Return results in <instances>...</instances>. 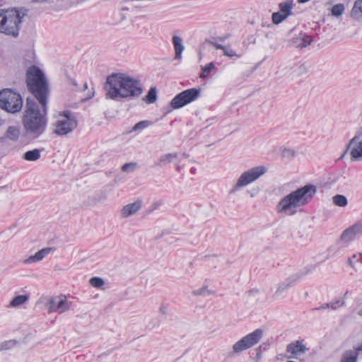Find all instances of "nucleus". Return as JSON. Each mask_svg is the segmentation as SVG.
Masks as SVG:
<instances>
[{"label": "nucleus", "mask_w": 362, "mask_h": 362, "mask_svg": "<svg viewBox=\"0 0 362 362\" xmlns=\"http://www.w3.org/2000/svg\"><path fill=\"white\" fill-rule=\"evenodd\" d=\"M219 39H220V40H223L224 39H226V37H220Z\"/></svg>", "instance_id": "50"}, {"label": "nucleus", "mask_w": 362, "mask_h": 362, "mask_svg": "<svg viewBox=\"0 0 362 362\" xmlns=\"http://www.w3.org/2000/svg\"><path fill=\"white\" fill-rule=\"evenodd\" d=\"M302 276L303 274L300 273H296L286 278L284 281L279 284L274 295L279 296L287 290L288 288L292 286L300 277H302Z\"/></svg>", "instance_id": "14"}, {"label": "nucleus", "mask_w": 362, "mask_h": 362, "mask_svg": "<svg viewBox=\"0 0 362 362\" xmlns=\"http://www.w3.org/2000/svg\"><path fill=\"white\" fill-rule=\"evenodd\" d=\"M200 89L192 88L185 90L175 95L170 102L173 109L181 108L189 103L196 100L200 96Z\"/></svg>", "instance_id": "9"}, {"label": "nucleus", "mask_w": 362, "mask_h": 362, "mask_svg": "<svg viewBox=\"0 0 362 362\" xmlns=\"http://www.w3.org/2000/svg\"><path fill=\"white\" fill-rule=\"evenodd\" d=\"M209 44L213 45L217 49H222V50H223V49L225 47V46H223V45H222L221 44H218V42H214V41H210Z\"/></svg>", "instance_id": "41"}, {"label": "nucleus", "mask_w": 362, "mask_h": 362, "mask_svg": "<svg viewBox=\"0 0 362 362\" xmlns=\"http://www.w3.org/2000/svg\"><path fill=\"white\" fill-rule=\"evenodd\" d=\"M135 166L136 163H125L124 165H122V170L124 172L130 173L134 171V170L135 169Z\"/></svg>", "instance_id": "37"}, {"label": "nucleus", "mask_w": 362, "mask_h": 362, "mask_svg": "<svg viewBox=\"0 0 362 362\" xmlns=\"http://www.w3.org/2000/svg\"><path fill=\"white\" fill-rule=\"evenodd\" d=\"M361 134L362 133L358 135H356L350 140L346 151L340 158H343L346 151L350 149V155L352 160L355 161L362 160V141L359 140Z\"/></svg>", "instance_id": "11"}, {"label": "nucleus", "mask_w": 362, "mask_h": 362, "mask_svg": "<svg viewBox=\"0 0 362 362\" xmlns=\"http://www.w3.org/2000/svg\"><path fill=\"white\" fill-rule=\"evenodd\" d=\"M19 136L20 129L18 127L14 126L8 127L5 134V136L13 141H17Z\"/></svg>", "instance_id": "22"}, {"label": "nucleus", "mask_w": 362, "mask_h": 362, "mask_svg": "<svg viewBox=\"0 0 362 362\" xmlns=\"http://www.w3.org/2000/svg\"><path fill=\"white\" fill-rule=\"evenodd\" d=\"M90 284L94 288H100L104 285L105 281L100 277H93L90 279Z\"/></svg>", "instance_id": "34"}, {"label": "nucleus", "mask_w": 362, "mask_h": 362, "mask_svg": "<svg viewBox=\"0 0 362 362\" xmlns=\"http://www.w3.org/2000/svg\"><path fill=\"white\" fill-rule=\"evenodd\" d=\"M272 18L273 23L277 25V24L281 23L282 21H284L287 18L285 17L283 14H281V13L279 11H278V12H274L272 13Z\"/></svg>", "instance_id": "31"}, {"label": "nucleus", "mask_w": 362, "mask_h": 362, "mask_svg": "<svg viewBox=\"0 0 362 362\" xmlns=\"http://www.w3.org/2000/svg\"><path fill=\"white\" fill-rule=\"evenodd\" d=\"M151 124V122L148 120L141 121L136 123L133 127V131H140L142 130Z\"/></svg>", "instance_id": "33"}, {"label": "nucleus", "mask_w": 362, "mask_h": 362, "mask_svg": "<svg viewBox=\"0 0 362 362\" xmlns=\"http://www.w3.org/2000/svg\"><path fill=\"white\" fill-rule=\"evenodd\" d=\"M159 310L163 315L167 313V308L165 305H161L159 308Z\"/></svg>", "instance_id": "43"}, {"label": "nucleus", "mask_w": 362, "mask_h": 362, "mask_svg": "<svg viewBox=\"0 0 362 362\" xmlns=\"http://www.w3.org/2000/svg\"><path fill=\"white\" fill-rule=\"evenodd\" d=\"M284 155H286V153H287V154H292V155L293 154V151H291V149H286V150L284 151Z\"/></svg>", "instance_id": "45"}, {"label": "nucleus", "mask_w": 362, "mask_h": 362, "mask_svg": "<svg viewBox=\"0 0 362 362\" xmlns=\"http://www.w3.org/2000/svg\"><path fill=\"white\" fill-rule=\"evenodd\" d=\"M263 337V330L257 329L252 332L247 334L233 346V350L228 354L229 357H233L235 354H239L243 351L257 344Z\"/></svg>", "instance_id": "7"}, {"label": "nucleus", "mask_w": 362, "mask_h": 362, "mask_svg": "<svg viewBox=\"0 0 362 362\" xmlns=\"http://www.w3.org/2000/svg\"><path fill=\"white\" fill-rule=\"evenodd\" d=\"M77 125L76 117L69 110L64 111L54 124V133L59 136H65L73 132Z\"/></svg>", "instance_id": "8"}, {"label": "nucleus", "mask_w": 362, "mask_h": 362, "mask_svg": "<svg viewBox=\"0 0 362 362\" xmlns=\"http://www.w3.org/2000/svg\"><path fill=\"white\" fill-rule=\"evenodd\" d=\"M362 235V221L355 223L343 231L338 243L345 247L356 237Z\"/></svg>", "instance_id": "10"}, {"label": "nucleus", "mask_w": 362, "mask_h": 362, "mask_svg": "<svg viewBox=\"0 0 362 362\" xmlns=\"http://www.w3.org/2000/svg\"><path fill=\"white\" fill-rule=\"evenodd\" d=\"M175 49V59L180 60L182 57V52L185 49L182 39L177 35H174L172 39Z\"/></svg>", "instance_id": "16"}, {"label": "nucleus", "mask_w": 362, "mask_h": 362, "mask_svg": "<svg viewBox=\"0 0 362 362\" xmlns=\"http://www.w3.org/2000/svg\"><path fill=\"white\" fill-rule=\"evenodd\" d=\"M23 107L21 95L11 89L6 88L0 91V107L10 113L19 112Z\"/></svg>", "instance_id": "5"}, {"label": "nucleus", "mask_w": 362, "mask_h": 362, "mask_svg": "<svg viewBox=\"0 0 362 362\" xmlns=\"http://www.w3.org/2000/svg\"><path fill=\"white\" fill-rule=\"evenodd\" d=\"M317 192V187L308 184L292 191L278 202L276 211L279 214L293 215L299 207L308 204Z\"/></svg>", "instance_id": "3"}, {"label": "nucleus", "mask_w": 362, "mask_h": 362, "mask_svg": "<svg viewBox=\"0 0 362 362\" xmlns=\"http://www.w3.org/2000/svg\"><path fill=\"white\" fill-rule=\"evenodd\" d=\"M142 206L141 201H136L134 203L127 204L121 209V216L122 218H128L138 212Z\"/></svg>", "instance_id": "15"}, {"label": "nucleus", "mask_w": 362, "mask_h": 362, "mask_svg": "<svg viewBox=\"0 0 362 362\" xmlns=\"http://www.w3.org/2000/svg\"><path fill=\"white\" fill-rule=\"evenodd\" d=\"M255 351H256L255 358L257 360V362H258V361H259L261 359V358H262L261 346H259L257 349H256Z\"/></svg>", "instance_id": "42"}, {"label": "nucleus", "mask_w": 362, "mask_h": 362, "mask_svg": "<svg viewBox=\"0 0 362 362\" xmlns=\"http://www.w3.org/2000/svg\"><path fill=\"white\" fill-rule=\"evenodd\" d=\"M308 69L305 64H300L295 71L298 76H301L307 72Z\"/></svg>", "instance_id": "38"}, {"label": "nucleus", "mask_w": 362, "mask_h": 362, "mask_svg": "<svg viewBox=\"0 0 362 362\" xmlns=\"http://www.w3.org/2000/svg\"><path fill=\"white\" fill-rule=\"evenodd\" d=\"M26 83L28 90L33 94L42 107V112L37 103L27 98L22 123L25 135L29 139H36L42 135L47 127V105L49 95L48 83L43 72L37 66L29 67L26 72Z\"/></svg>", "instance_id": "1"}, {"label": "nucleus", "mask_w": 362, "mask_h": 362, "mask_svg": "<svg viewBox=\"0 0 362 362\" xmlns=\"http://www.w3.org/2000/svg\"><path fill=\"white\" fill-rule=\"evenodd\" d=\"M345 10V6L343 4H337L332 6V14L334 16L339 17L342 15Z\"/></svg>", "instance_id": "29"}, {"label": "nucleus", "mask_w": 362, "mask_h": 362, "mask_svg": "<svg viewBox=\"0 0 362 362\" xmlns=\"http://www.w3.org/2000/svg\"><path fill=\"white\" fill-rule=\"evenodd\" d=\"M223 52L225 55H226L229 57H240L241 56L240 54H236V52L233 49H229L228 47H227L226 46H225Z\"/></svg>", "instance_id": "36"}, {"label": "nucleus", "mask_w": 362, "mask_h": 362, "mask_svg": "<svg viewBox=\"0 0 362 362\" xmlns=\"http://www.w3.org/2000/svg\"><path fill=\"white\" fill-rule=\"evenodd\" d=\"M214 67H215V66H214V62H210L207 65L202 66V72L200 74V78H206L208 76V74L211 72V71L214 69Z\"/></svg>", "instance_id": "30"}, {"label": "nucleus", "mask_w": 362, "mask_h": 362, "mask_svg": "<svg viewBox=\"0 0 362 362\" xmlns=\"http://www.w3.org/2000/svg\"><path fill=\"white\" fill-rule=\"evenodd\" d=\"M21 23L22 16L16 8L0 9V33L16 37Z\"/></svg>", "instance_id": "4"}, {"label": "nucleus", "mask_w": 362, "mask_h": 362, "mask_svg": "<svg viewBox=\"0 0 362 362\" xmlns=\"http://www.w3.org/2000/svg\"><path fill=\"white\" fill-rule=\"evenodd\" d=\"M358 358V353L352 350L344 351L341 357L340 362H356Z\"/></svg>", "instance_id": "24"}, {"label": "nucleus", "mask_w": 362, "mask_h": 362, "mask_svg": "<svg viewBox=\"0 0 362 362\" xmlns=\"http://www.w3.org/2000/svg\"><path fill=\"white\" fill-rule=\"evenodd\" d=\"M52 250V247H46L43 248L38 252H37L35 255L30 256L28 258L24 260V263L30 264L32 262H37L42 260L46 255H47L50 251Z\"/></svg>", "instance_id": "17"}, {"label": "nucleus", "mask_w": 362, "mask_h": 362, "mask_svg": "<svg viewBox=\"0 0 362 362\" xmlns=\"http://www.w3.org/2000/svg\"><path fill=\"white\" fill-rule=\"evenodd\" d=\"M157 99V90L155 87H151L148 90L147 95L144 98V100L148 103L151 104L156 101Z\"/></svg>", "instance_id": "28"}, {"label": "nucleus", "mask_w": 362, "mask_h": 362, "mask_svg": "<svg viewBox=\"0 0 362 362\" xmlns=\"http://www.w3.org/2000/svg\"><path fill=\"white\" fill-rule=\"evenodd\" d=\"M84 87H85L86 88H87L88 85H87V83H84Z\"/></svg>", "instance_id": "49"}, {"label": "nucleus", "mask_w": 362, "mask_h": 362, "mask_svg": "<svg viewBox=\"0 0 362 362\" xmlns=\"http://www.w3.org/2000/svg\"><path fill=\"white\" fill-rule=\"evenodd\" d=\"M177 156V153L162 155L155 165L159 167L165 166L166 164L171 163Z\"/></svg>", "instance_id": "21"}, {"label": "nucleus", "mask_w": 362, "mask_h": 362, "mask_svg": "<svg viewBox=\"0 0 362 362\" xmlns=\"http://www.w3.org/2000/svg\"><path fill=\"white\" fill-rule=\"evenodd\" d=\"M128 11H129V9L127 8L124 7V8H122V12L120 13L121 20L122 21H124V20L127 18V17H128V15H127Z\"/></svg>", "instance_id": "40"}, {"label": "nucleus", "mask_w": 362, "mask_h": 362, "mask_svg": "<svg viewBox=\"0 0 362 362\" xmlns=\"http://www.w3.org/2000/svg\"><path fill=\"white\" fill-rule=\"evenodd\" d=\"M105 97L115 101L139 98L144 89L141 81L126 74L116 73L107 77L104 86Z\"/></svg>", "instance_id": "2"}, {"label": "nucleus", "mask_w": 362, "mask_h": 362, "mask_svg": "<svg viewBox=\"0 0 362 362\" xmlns=\"http://www.w3.org/2000/svg\"><path fill=\"white\" fill-rule=\"evenodd\" d=\"M213 292L208 289L207 286H203L199 289L194 290L192 291V294L194 296H209L211 295Z\"/></svg>", "instance_id": "32"}, {"label": "nucleus", "mask_w": 362, "mask_h": 362, "mask_svg": "<svg viewBox=\"0 0 362 362\" xmlns=\"http://www.w3.org/2000/svg\"><path fill=\"white\" fill-rule=\"evenodd\" d=\"M351 16L355 21L362 23V0H356L354 2Z\"/></svg>", "instance_id": "18"}, {"label": "nucleus", "mask_w": 362, "mask_h": 362, "mask_svg": "<svg viewBox=\"0 0 362 362\" xmlns=\"http://www.w3.org/2000/svg\"><path fill=\"white\" fill-rule=\"evenodd\" d=\"M356 351L358 353V351H362V344L355 348Z\"/></svg>", "instance_id": "46"}, {"label": "nucleus", "mask_w": 362, "mask_h": 362, "mask_svg": "<svg viewBox=\"0 0 362 362\" xmlns=\"http://www.w3.org/2000/svg\"><path fill=\"white\" fill-rule=\"evenodd\" d=\"M348 264L356 271L362 270V253L353 255L348 259Z\"/></svg>", "instance_id": "19"}, {"label": "nucleus", "mask_w": 362, "mask_h": 362, "mask_svg": "<svg viewBox=\"0 0 362 362\" xmlns=\"http://www.w3.org/2000/svg\"><path fill=\"white\" fill-rule=\"evenodd\" d=\"M17 344H18V341L16 340L11 339V340L6 341L3 342L1 345V349L8 350V349L13 348L15 346L17 345Z\"/></svg>", "instance_id": "35"}, {"label": "nucleus", "mask_w": 362, "mask_h": 362, "mask_svg": "<svg viewBox=\"0 0 362 362\" xmlns=\"http://www.w3.org/2000/svg\"><path fill=\"white\" fill-rule=\"evenodd\" d=\"M40 158V151L37 148L28 151L23 155V158L28 161H36Z\"/></svg>", "instance_id": "25"}, {"label": "nucleus", "mask_w": 362, "mask_h": 362, "mask_svg": "<svg viewBox=\"0 0 362 362\" xmlns=\"http://www.w3.org/2000/svg\"><path fill=\"white\" fill-rule=\"evenodd\" d=\"M358 315L362 316V308L358 311Z\"/></svg>", "instance_id": "47"}, {"label": "nucleus", "mask_w": 362, "mask_h": 362, "mask_svg": "<svg viewBox=\"0 0 362 362\" xmlns=\"http://www.w3.org/2000/svg\"><path fill=\"white\" fill-rule=\"evenodd\" d=\"M303 42L299 45L301 47H305L308 45H310L312 40L310 39V36H305L303 40Z\"/></svg>", "instance_id": "39"}, {"label": "nucleus", "mask_w": 362, "mask_h": 362, "mask_svg": "<svg viewBox=\"0 0 362 362\" xmlns=\"http://www.w3.org/2000/svg\"><path fill=\"white\" fill-rule=\"evenodd\" d=\"M29 298L28 295H18L9 303L8 307L16 308L24 304Z\"/></svg>", "instance_id": "26"}, {"label": "nucleus", "mask_w": 362, "mask_h": 362, "mask_svg": "<svg viewBox=\"0 0 362 362\" xmlns=\"http://www.w3.org/2000/svg\"><path fill=\"white\" fill-rule=\"evenodd\" d=\"M180 165L177 164V171H180Z\"/></svg>", "instance_id": "48"}, {"label": "nucleus", "mask_w": 362, "mask_h": 362, "mask_svg": "<svg viewBox=\"0 0 362 362\" xmlns=\"http://www.w3.org/2000/svg\"><path fill=\"white\" fill-rule=\"evenodd\" d=\"M293 2L292 0H287L281 2L279 4V12L283 14L285 17L288 18L292 15V9L293 8Z\"/></svg>", "instance_id": "20"}, {"label": "nucleus", "mask_w": 362, "mask_h": 362, "mask_svg": "<svg viewBox=\"0 0 362 362\" xmlns=\"http://www.w3.org/2000/svg\"><path fill=\"white\" fill-rule=\"evenodd\" d=\"M308 350L306 346L302 341H296L290 343L286 346V352L291 354L288 358H298V357L305 354Z\"/></svg>", "instance_id": "13"}, {"label": "nucleus", "mask_w": 362, "mask_h": 362, "mask_svg": "<svg viewBox=\"0 0 362 362\" xmlns=\"http://www.w3.org/2000/svg\"><path fill=\"white\" fill-rule=\"evenodd\" d=\"M345 302L344 299L339 298L336 300L335 301L328 303H324L319 308H317L316 310H322V309H332V310H336L338 308H340L344 305Z\"/></svg>", "instance_id": "23"}, {"label": "nucleus", "mask_w": 362, "mask_h": 362, "mask_svg": "<svg viewBox=\"0 0 362 362\" xmlns=\"http://www.w3.org/2000/svg\"><path fill=\"white\" fill-rule=\"evenodd\" d=\"M333 204L339 207H345L348 204L347 198L342 194H336L332 197Z\"/></svg>", "instance_id": "27"}, {"label": "nucleus", "mask_w": 362, "mask_h": 362, "mask_svg": "<svg viewBox=\"0 0 362 362\" xmlns=\"http://www.w3.org/2000/svg\"><path fill=\"white\" fill-rule=\"evenodd\" d=\"M72 84L74 85V86L77 85L74 81H72Z\"/></svg>", "instance_id": "51"}, {"label": "nucleus", "mask_w": 362, "mask_h": 362, "mask_svg": "<svg viewBox=\"0 0 362 362\" xmlns=\"http://www.w3.org/2000/svg\"><path fill=\"white\" fill-rule=\"evenodd\" d=\"M267 171L264 165H258L243 172L238 177L235 185L229 190L230 194H235L240 188L245 187L258 180Z\"/></svg>", "instance_id": "6"}, {"label": "nucleus", "mask_w": 362, "mask_h": 362, "mask_svg": "<svg viewBox=\"0 0 362 362\" xmlns=\"http://www.w3.org/2000/svg\"><path fill=\"white\" fill-rule=\"evenodd\" d=\"M70 305L66 298L54 296L49 299L48 310L49 312H57L62 313L69 310Z\"/></svg>", "instance_id": "12"}, {"label": "nucleus", "mask_w": 362, "mask_h": 362, "mask_svg": "<svg viewBox=\"0 0 362 362\" xmlns=\"http://www.w3.org/2000/svg\"><path fill=\"white\" fill-rule=\"evenodd\" d=\"M33 1L37 3H51V0H33Z\"/></svg>", "instance_id": "44"}]
</instances>
